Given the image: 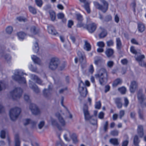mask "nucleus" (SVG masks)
Listing matches in <instances>:
<instances>
[{
	"label": "nucleus",
	"instance_id": "nucleus-1",
	"mask_svg": "<svg viewBox=\"0 0 146 146\" xmlns=\"http://www.w3.org/2000/svg\"><path fill=\"white\" fill-rule=\"evenodd\" d=\"M56 115L58 118L59 123L58 124L55 119L51 118L50 120L51 124L53 126H56L59 130H62L63 129L65 125V121L59 113H56Z\"/></svg>",
	"mask_w": 146,
	"mask_h": 146
},
{
	"label": "nucleus",
	"instance_id": "nucleus-2",
	"mask_svg": "<svg viewBox=\"0 0 146 146\" xmlns=\"http://www.w3.org/2000/svg\"><path fill=\"white\" fill-rule=\"evenodd\" d=\"M95 76L96 78H99L100 82L102 85L106 83L107 81V73L104 68L100 69Z\"/></svg>",
	"mask_w": 146,
	"mask_h": 146
},
{
	"label": "nucleus",
	"instance_id": "nucleus-3",
	"mask_svg": "<svg viewBox=\"0 0 146 146\" xmlns=\"http://www.w3.org/2000/svg\"><path fill=\"white\" fill-rule=\"evenodd\" d=\"M23 74L24 73L23 70H15L14 75L12 76V78L14 80L18 81L20 83H25V78L24 77H21L20 76Z\"/></svg>",
	"mask_w": 146,
	"mask_h": 146
},
{
	"label": "nucleus",
	"instance_id": "nucleus-4",
	"mask_svg": "<svg viewBox=\"0 0 146 146\" xmlns=\"http://www.w3.org/2000/svg\"><path fill=\"white\" fill-rule=\"evenodd\" d=\"M100 1L103 5H100L97 2H94V6L97 9L101 11L103 13H105L108 9V4L105 0H100Z\"/></svg>",
	"mask_w": 146,
	"mask_h": 146
},
{
	"label": "nucleus",
	"instance_id": "nucleus-5",
	"mask_svg": "<svg viewBox=\"0 0 146 146\" xmlns=\"http://www.w3.org/2000/svg\"><path fill=\"white\" fill-rule=\"evenodd\" d=\"M60 64V61L58 58L56 57H52L50 60L49 64V68L52 70L56 69Z\"/></svg>",
	"mask_w": 146,
	"mask_h": 146
},
{
	"label": "nucleus",
	"instance_id": "nucleus-6",
	"mask_svg": "<svg viewBox=\"0 0 146 146\" xmlns=\"http://www.w3.org/2000/svg\"><path fill=\"white\" fill-rule=\"evenodd\" d=\"M21 111V109L18 108H15L11 109L9 111V115L11 119L13 120H16Z\"/></svg>",
	"mask_w": 146,
	"mask_h": 146
},
{
	"label": "nucleus",
	"instance_id": "nucleus-7",
	"mask_svg": "<svg viewBox=\"0 0 146 146\" xmlns=\"http://www.w3.org/2000/svg\"><path fill=\"white\" fill-rule=\"evenodd\" d=\"M78 90L82 96L84 97H86L88 92L87 90L84 83L82 81H80L79 83Z\"/></svg>",
	"mask_w": 146,
	"mask_h": 146
},
{
	"label": "nucleus",
	"instance_id": "nucleus-8",
	"mask_svg": "<svg viewBox=\"0 0 146 146\" xmlns=\"http://www.w3.org/2000/svg\"><path fill=\"white\" fill-rule=\"evenodd\" d=\"M85 108L83 109V111L86 120H90V123L93 124L95 125L97 123V120L92 119L89 113L88 110V107L85 106Z\"/></svg>",
	"mask_w": 146,
	"mask_h": 146
},
{
	"label": "nucleus",
	"instance_id": "nucleus-9",
	"mask_svg": "<svg viewBox=\"0 0 146 146\" xmlns=\"http://www.w3.org/2000/svg\"><path fill=\"white\" fill-rule=\"evenodd\" d=\"M22 90L20 88H15L11 92V94L13 98L15 100L19 98L21 96Z\"/></svg>",
	"mask_w": 146,
	"mask_h": 146
},
{
	"label": "nucleus",
	"instance_id": "nucleus-10",
	"mask_svg": "<svg viewBox=\"0 0 146 146\" xmlns=\"http://www.w3.org/2000/svg\"><path fill=\"white\" fill-rule=\"evenodd\" d=\"M30 109L33 113L36 115L40 113V111L36 106L35 104H31L30 105Z\"/></svg>",
	"mask_w": 146,
	"mask_h": 146
},
{
	"label": "nucleus",
	"instance_id": "nucleus-11",
	"mask_svg": "<svg viewBox=\"0 0 146 146\" xmlns=\"http://www.w3.org/2000/svg\"><path fill=\"white\" fill-rule=\"evenodd\" d=\"M96 27V24L94 23H92L89 25L86 28L89 33H92L95 31Z\"/></svg>",
	"mask_w": 146,
	"mask_h": 146
},
{
	"label": "nucleus",
	"instance_id": "nucleus-12",
	"mask_svg": "<svg viewBox=\"0 0 146 146\" xmlns=\"http://www.w3.org/2000/svg\"><path fill=\"white\" fill-rule=\"evenodd\" d=\"M137 98L141 104L146 99V96L143 94L141 91L139 92L138 94Z\"/></svg>",
	"mask_w": 146,
	"mask_h": 146
},
{
	"label": "nucleus",
	"instance_id": "nucleus-13",
	"mask_svg": "<svg viewBox=\"0 0 146 146\" xmlns=\"http://www.w3.org/2000/svg\"><path fill=\"white\" fill-rule=\"evenodd\" d=\"M78 56V58H75L74 61L75 63L77 62L78 59L80 62H82V61L85 59V56L84 54H83L80 52H78L77 53Z\"/></svg>",
	"mask_w": 146,
	"mask_h": 146
},
{
	"label": "nucleus",
	"instance_id": "nucleus-14",
	"mask_svg": "<svg viewBox=\"0 0 146 146\" xmlns=\"http://www.w3.org/2000/svg\"><path fill=\"white\" fill-rule=\"evenodd\" d=\"M100 33L99 34V37L100 38H102L105 37L107 35L106 31L103 28L100 27Z\"/></svg>",
	"mask_w": 146,
	"mask_h": 146
},
{
	"label": "nucleus",
	"instance_id": "nucleus-15",
	"mask_svg": "<svg viewBox=\"0 0 146 146\" xmlns=\"http://www.w3.org/2000/svg\"><path fill=\"white\" fill-rule=\"evenodd\" d=\"M137 84L136 82L132 81L131 82L130 87V90L131 92H133L137 88Z\"/></svg>",
	"mask_w": 146,
	"mask_h": 146
},
{
	"label": "nucleus",
	"instance_id": "nucleus-16",
	"mask_svg": "<svg viewBox=\"0 0 146 146\" xmlns=\"http://www.w3.org/2000/svg\"><path fill=\"white\" fill-rule=\"evenodd\" d=\"M48 31L49 33L53 35H55L57 34L54 27L51 25H49L48 26Z\"/></svg>",
	"mask_w": 146,
	"mask_h": 146
},
{
	"label": "nucleus",
	"instance_id": "nucleus-17",
	"mask_svg": "<svg viewBox=\"0 0 146 146\" xmlns=\"http://www.w3.org/2000/svg\"><path fill=\"white\" fill-rule=\"evenodd\" d=\"M37 33V31L36 30L35 27L33 26L31 27L30 31L27 32V33L30 36H33L36 34Z\"/></svg>",
	"mask_w": 146,
	"mask_h": 146
},
{
	"label": "nucleus",
	"instance_id": "nucleus-18",
	"mask_svg": "<svg viewBox=\"0 0 146 146\" xmlns=\"http://www.w3.org/2000/svg\"><path fill=\"white\" fill-rule=\"evenodd\" d=\"M114 53L113 50L110 48H109L106 49L105 54L108 57H110L112 56Z\"/></svg>",
	"mask_w": 146,
	"mask_h": 146
},
{
	"label": "nucleus",
	"instance_id": "nucleus-19",
	"mask_svg": "<svg viewBox=\"0 0 146 146\" xmlns=\"http://www.w3.org/2000/svg\"><path fill=\"white\" fill-rule=\"evenodd\" d=\"M137 132L140 137H142L143 135V128L142 125H139L137 128Z\"/></svg>",
	"mask_w": 146,
	"mask_h": 146
},
{
	"label": "nucleus",
	"instance_id": "nucleus-20",
	"mask_svg": "<svg viewBox=\"0 0 146 146\" xmlns=\"http://www.w3.org/2000/svg\"><path fill=\"white\" fill-rule=\"evenodd\" d=\"M31 58L35 63L40 65L41 64L40 59L36 56L32 55L31 56Z\"/></svg>",
	"mask_w": 146,
	"mask_h": 146
},
{
	"label": "nucleus",
	"instance_id": "nucleus-21",
	"mask_svg": "<svg viewBox=\"0 0 146 146\" xmlns=\"http://www.w3.org/2000/svg\"><path fill=\"white\" fill-rule=\"evenodd\" d=\"M109 142L114 146H117L119 144V142L117 138H111L109 140Z\"/></svg>",
	"mask_w": 146,
	"mask_h": 146
},
{
	"label": "nucleus",
	"instance_id": "nucleus-22",
	"mask_svg": "<svg viewBox=\"0 0 146 146\" xmlns=\"http://www.w3.org/2000/svg\"><path fill=\"white\" fill-rule=\"evenodd\" d=\"M84 43V49L87 51H90L91 49V46L90 43L86 40L85 41Z\"/></svg>",
	"mask_w": 146,
	"mask_h": 146
},
{
	"label": "nucleus",
	"instance_id": "nucleus-23",
	"mask_svg": "<svg viewBox=\"0 0 146 146\" xmlns=\"http://www.w3.org/2000/svg\"><path fill=\"white\" fill-rule=\"evenodd\" d=\"M30 123L31 124L33 127L36 124V122L32 121L29 119H26L24 121V124L25 125H26Z\"/></svg>",
	"mask_w": 146,
	"mask_h": 146
},
{
	"label": "nucleus",
	"instance_id": "nucleus-24",
	"mask_svg": "<svg viewBox=\"0 0 146 146\" xmlns=\"http://www.w3.org/2000/svg\"><path fill=\"white\" fill-rule=\"evenodd\" d=\"M31 79L32 80H35L37 83L40 85H42L41 80L38 78L37 76L34 75H31Z\"/></svg>",
	"mask_w": 146,
	"mask_h": 146
},
{
	"label": "nucleus",
	"instance_id": "nucleus-25",
	"mask_svg": "<svg viewBox=\"0 0 146 146\" xmlns=\"http://www.w3.org/2000/svg\"><path fill=\"white\" fill-rule=\"evenodd\" d=\"M117 48L118 49H120L122 46V43L120 38H117L116 39Z\"/></svg>",
	"mask_w": 146,
	"mask_h": 146
},
{
	"label": "nucleus",
	"instance_id": "nucleus-26",
	"mask_svg": "<svg viewBox=\"0 0 146 146\" xmlns=\"http://www.w3.org/2000/svg\"><path fill=\"white\" fill-rule=\"evenodd\" d=\"M17 35L19 39L20 40H22L24 39L26 36V35L23 32H20L18 33Z\"/></svg>",
	"mask_w": 146,
	"mask_h": 146
},
{
	"label": "nucleus",
	"instance_id": "nucleus-27",
	"mask_svg": "<svg viewBox=\"0 0 146 146\" xmlns=\"http://www.w3.org/2000/svg\"><path fill=\"white\" fill-rule=\"evenodd\" d=\"M138 28L139 31L141 32H143L145 30V26L144 25L141 23H139L137 24Z\"/></svg>",
	"mask_w": 146,
	"mask_h": 146
},
{
	"label": "nucleus",
	"instance_id": "nucleus-28",
	"mask_svg": "<svg viewBox=\"0 0 146 146\" xmlns=\"http://www.w3.org/2000/svg\"><path fill=\"white\" fill-rule=\"evenodd\" d=\"M115 102L117 108H120L122 107V104L121 102V99L116 98L115 99Z\"/></svg>",
	"mask_w": 146,
	"mask_h": 146
},
{
	"label": "nucleus",
	"instance_id": "nucleus-29",
	"mask_svg": "<svg viewBox=\"0 0 146 146\" xmlns=\"http://www.w3.org/2000/svg\"><path fill=\"white\" fill-rule=\"evenodd\" d=\"M122 81L119 79H117L115 80L113 82L112 84L113 87H115L117 86L118 85L121 83Z\"/></svg>",
	"mask_w": 146,
	"mask_h": 146
},
{
	"label": "nucleus",
	"instance_id": "nucleus-30",
	"mask_svg": "<svg viewBox=\"0 0 146 146\" xmlns=\"http://www.w3.org/2000/svg\"><path fill=\"white\" fill-rule=\"evenodd\" d=\"M39 49V48L37 42H36L34 43L33 47V49L34 52L36 53L38 52V51Z\"/></svg>",
	"mask_w": 146,
	"mask_h": 146
},
{
	"label": "nucleus",
	"instance_id": "nucleus-31",
	"mask_svg": "<svg viewBox=\"0 0 146 146\" xmlns=\"http://www.w3.org/2000/svg\"><path fill=\"white\" fill-rule=\"evenodd\" d=\"M49 13L51 20L52 21H54L56 17L55 12L53 11H50Z\"/></svg>",
	"mask_w": 146,
	"mask_h": 146
},
{
	"label": "nucleus",
	"instance_id": "nucleus-32",
	"mask_svg": "<svg viewBox=\"0 0 146 146\" xmlns=\"http://www.w3.org/2000/svg\"><path fill=\"white\" fill-rule=\"evenodd\" d=\"M71 137L72 139L73 143H76L78 142V140L77 139V137L75 134H72L71 136Z\"/></svg>",
	"mask_w": 146,
	"mask_h": 146
},
{
	"label": "nucleus",
	"instance_id": "nucleus-33",
	"mask_svg": "<svg viewBox=\"0 0 146 146\" xmlns=\"http://www.w3.org/2000/svg\"><path fill=\"white\" fill-rule=\"evenodd\" d=\"M30 87L33 90L36 92L37 93L39 91V89H38L37 86L36 85H32V84L31 83H30Z\"/></svg>",
	"mask_w": 146,
	"mask_h": 146
},
{
	"label": "nucleus",
	"instance_id": "nucleus-34",
	"mask_svg": "<svg viewBox=\"0 0 146 146\" xmlns=\"http://www.w3.org/2000/svg\"><path fill=\"white\" fill-rule=\"evenodd\" d=\"M139 141L138 140V137L137 135H135L134 138L133 143L134 145L135 146H138V143H139Z\"/></svg>",
	"mask_w": 146,
	"mask_h": 146
},
{
	"label": "nucleus",
	"instance_id": "nucleus-35",
	"mask_svg": "<svg viewBox=\"0 0 146 146\" xmlns=\"http://www.w3.org/2000/svg\"><path fill=\"white\" fill-rule=\"evenodd\" d=\"M20 142L19 137L17 135L15 136V146H20Z\"/></svg>",
	"mask_w": 146,
	"mask_h": 146
},
{
	"label": "nucleus",
	"instance_id": "nucleus-36",
	"mask_svg": "<svg viewBox=\"0 0 146 146\" xmlns=\"http://www.w3.org/2000/svg\"><path fill=\"white\" fill-rule=\"evenodd\" d=\"M29 11L33 14H35L36 13V10L34 8L30 6L29 7Z\"/></svg>",
	"mask_w": 146,
	"mask_h": 146
},
{
	"label": "nucleus",
	"instance_id": "nucleus-37",
	"mask_svg": "<svg viewBox=\"0 0 146 146\" xmlns=\"http://www.w3.org/2000/svg\"><path fill=\"white\" fill-rule=\"evenodd\" d=\"M37 6L39 7H41L43 4V2L42 0H35Z\"/></svg>",
	"mask_w": 146,
	"mask_h": 146
},
{
	"label": "nucleus",
	"instance_id": "nucleus-38",
	"mask_svg": "<svg viewBox=\"0 0 146 146\" xmlns=\"http://www.w3.org/2000/svg\"><path fill=\"white\" fill-rule=\"evenodd\" d=\"M118 90L122 94H125L126 90V88L123 87L118 88Z\"/></svg>",
	"mask_w": 146,
	"mask_h": 146
},
{
	"label": "nucleus",
	"instance_id": "nucleus-39",
	"mask_svg": "<svg viewBox=\"0 0 146 146\" xmlns=\"http://www.w3.org/2000/svg\"><path fill=\"white\" fill-rule=\"evenodd\" d=\"M13 30V28L11 26L8 27L6 29V32L9 34H11Z\"/></svg>",
	"mask_w": 146,
	"mask_h": 146
},
{
	"label": "nucleus",
	"instance_id": "nucleus-40",
	"mask_svg": "<svg viewBox=\"0 0 146 146\" xmlns=\"http://www.w3.org/2000/svg\"><path fill=\"white\" fill-rule=\"evenodd\" d=\"M106 44L108 46H112L113 45L114 42L112 40H110L107 41Z\"/></svg>",
	"mask_w": 146,
	"mask_h": 146
},
{
	"label": "nucleus",
	"instance_id": "nucleus-41",
	"mask_svg": "<svg viewBox=\"0 0 146 146\" xmlns=\"http://www.w3.org/2000/svg\"><path fill=\"white\" fill-rule=\"evenodd\" d=\"M107 64L108 67L111 68L114 64V62L110 60L107 62Z\"/></svg>",
	"mask_w": 146,
	"mask_h": 146
},
{
	"label": "nucleus",
	"instance_id": "nucleus-42",
	"mask_svg": "<svg viewBox=\"0 0 146 146\" xmlns=\"http://www.w3.org/2000/svg\"><path fill=\"white\" fill-rule=\"evenodd\" d=\"M77 19L78 21L80 22L83 21L82 16L80 14H78L76 15Z\"/></svg>",
	"mask_w": 146,
	"mask_h": 146
},
{
	"label": "nucleus",
	"instance_id": "nucleus-43",
	"mask_svg": "<svg viewBox=\"0 0 146 146\" xmlns=\"http://www.w3.org/2000/svg\"><path fill=\"white\" fill-rule=\"evenodd\" d=\"M97 45L98 46L102 48L104 47L105 44L102 41H99L97 43Z\"/></svg>",
	"mask_w": 146,
	"mask_h": 146
},
{
	"label": "nucleus",
	"instance_id": "nucleus-44",
	"mask_svg": "<svg viewBox=\"0 0 146 146\" xmlns=\"http://www.w3.org/2000/svg\"><path fill=\"white\" fill-rule=\"evenodd\" d=\"M84 7L88 13L90 12V10L89 7V4H86L84 5Z\"/></svg>",
	"mask_w": 146,
	"mask_h": 146
},
{
	"label": "nucleus",
	"instance_id": "nucleus-45",
	"mask_svg": "<svg viewBox=\"0 0 146 146\" xmlns=\"http://www.w3.org/2000/svg\"><path fill=\"white\" fill-rule=\"evenodd\" d=\"M118 131L113 130L111 132V134L113 136H115L118 135Z\"/></svg>",
	"mask_w": 146,
	"mask_h": 146
},
{
	"label": "nucleus",
	"instance_id": "nucleus-46",
	"mask_svg": "<svg viewBox=\"0 0 146 146\" xmlns=\"http://www.w3.org/2000/svg\"><path fill=\"white\" fill-rule=\"evenodd\" d=\"M101 106V104L100 102L99 101L97 102L95 104V108L98 109H100Z\"/></svg>",
	"mask_w": 146,
	"mask_h": 146
},
{
	"label": "nucleus",
	"instance_id": "nucleus-47",
	"mask_svg": "<svg viewBox=\"0 0 146 146\" xmlns=\"http://www.w3.org/2000/svg\"><path fill=\"white\" fill-rule=\"evenodd\" d=\"M17 19L20 21H24L25 22L26 21L27 19L23 17H18L17 18Z\"/></svg>",
	"mask_w": 146,
	"mask_h": 146
},
{
	"label": "nucleus",
	"instance_id": "nucleus-48",
	"mask_svg": "<svg viewBox=\"0 0 146 146\" xmlns=\"http://www.w3.org/2000/svg\"><path fill=\"white\" fill-rule=\"evenodd\" d=\"M56 145L57 146H66L61 140L57 143Z\"/></svg>",
	"mask_w": 146,
	"mask_h": 146
},
{
	"label": "nucleus",
	"instance_id": "nucleus-49",
	"mask_svg": "<svg viewBox=\"0 0 146 146\" xmlns=\"http://www.w3.org/2000/svg\"><path fill=\"white\" fill-rule=\"evenodd\" d=\"M29 68L30 70L33 72H35L36 71V68H33L31 64H30L29 66Z\"/></svg>",
	"mask_w": 146,
	"mask_h": 146
},
{
	"label": "nucleus",
	"instance_id": "nucleus-50",
	"mask_svg": "<svg viewBox=\"0 0 146 146\" xmlns=\"http://www.w3.org/2000/svg\"><path fill=\"white\" fill-rule=\"evenodd\" d=\"M124 106L125 107H126L128 106V104H129V101L128 100V99L126 98H124Z\"/></svg>",
	"mask_w": 146,
	"mask_h": 146
},
{
	"label": "nucleus",
	"instance_id": "nucleus-51",
	"mask_svg": "<svg viewBox=\"0 0 146 146\" xmlns=\"http://www.w3.org/2000/svg\"><path fill=\"white\" fill-rule=\"evenodd\" d=\"M104 113L103 112H100L98 114V117L100 119H102L104 118Z\"/></svg>",
	"mask_w": 146,
	"mask_h": 146
},
{
	"label": "nucleus",
	"instance_id": "nucleus-52",
	"mask_svg": "<svg viewBox=\"0 0 146 146\" xmlns=\"http://www.w3.org/2000/svg\"><path fill=\"white\" fill-rule=\"evenodd\" d=\"M125 114V111L123 110H121L120 111L119 116L120 119Z\"/></svg>",
	"mask_w": 146,
	"mask_h": 146
},
{
	"label": "nucleus",
	"instance_id": "nucleus-53",
	"mask_svg": "<svg viewBox=\"0 0 146 146\" xmlns=\"http://www.w3.org/2000/svg\"><path fill=\"white\" fill-rule=\"evenodd\" d=\"M77 26L78 27H85L84 25L82 23V21H78V23L77 25Z\"/></svg>",
	"mask_w": 146,
	"mask_h": 146
},
{
	"label": "nucleus",
	"instance_id": "nucleus-54",
	"mask_svg": "<svg viewBox=\"0 0 146 146\" xmlns=\"http://www.w3.org/2000/svg\"><path fill=\"white\" fill-rule=\"evenodd\" d=\"M89 71L92 74L93 73V72L94 71V68L93 66L92 65H90L89 69Z\"/></svg>",
	"mask_w": 146,
	"mask_h": 146
},
{
	"label": "nucleus",
	"instance_id": "nucleus-55",
	"mask_svg": "<svg viewBox=\"0 0 146 146\" xmlns=\"http://www.w3.org/2000/svg\"><path fill=\"white\" fill-rule=\"evenodd\" d=\"M1 137L2 138H4L5 137V132L4 130H2L1 132Z\"/></svg>",
	"mask_w": 146,
	"mask_h": 146
},
{
	"label": "nucleus",
	"instance_id": "nucleus-56",
	"mask_svg": "<svg viewBox=\"0 0 146 146\" xmlns=\"http://www.w3.org/2000/svg\"><path fill=\"white\" fill-rule=\"evenodd\" d=\"M73 22L72 20H69L68 22V26L69 28L71 27V26L73 25Z\"/></svg>",
	"mask_w": 146,
	"mask_h": 146
},
{
	"label": "nucleus",
	"instance_id": "nucleus-57",
	"mask_svg": "<svg viewBox=\"0 0 146 146\" xmlns=\"http://www.w3.org/2000/svg\"><path fill=\"white\" fill-rule=\"evenodd\" d=\"M138 113L140 118L141 119H143V115L142 111L139 110L138 111Z\"/></svg>",
	"mask_w": 146,
	"mask_h": 146
},
{
	"label": "nucleus",
	"instance_id": "nucleus-58",
	"mask_svg": "<svg viewBox=\"0 0 146 146\" xmlns=\"http://www.w3.org/2000/svg\"><path fill=\"white\" fill-rule=\"evenodd\" d=\"M58 17L59 19H62L64 17V15L62 13H59L58 14Z\"/></svg>",
	"mask_w": 146,
	"mask_h": 146
},
{
	"label": "nucleus",
	"instance_id": "nucleus-59",
	"mask_svg": "<svg viewBox=\"0 0 146 146\" xmlns=\"http://www.w3.org/2000/svg\"><path fill=\"white\" fill-rule=\"evenodd\" d=\"M44 121H41L40 123L38 125L39 129H41L42 127L44 125Z\"/></svg>",
	"mask_w": 146,
	"mask_h": 146
},
{
	"label": "nucleus",
	"instance_id": "nucleus-60",
	"mask_svg": "<svg viewBox=\"0 0 146 146\" xmlns=\"http://www.w3.org/2000/svg\"><path fill=\"white\" fill-rule=\"evenodd\" d=\"M128 143V141L127 140L123 141L122 146H127Z\"/></svg>",
	"mask_w": 146,
	"mask_h": 146
},
{
	"label": "nucleus",
	"instance_id": "nucleus-61",
	"mask_svg": "<svg viewBox=\"0 0 146 146\" xmlns=\"http://www.w3.org/2000/svg\"><path fill=\"white\" fill-rule=\"evenodd\" d=\"M110 87L109 85H107L105 87V92L106 93L107 92L109 91L110 90Z\"/></svg>",
	"mask_w": 146,
	"mask_h": 146
},
{
	"label": "nucleus",
	"instance_id": "nucleus-62",
	"mask_svg": "<svg viewBox=\"0 0 146 146\" xmlns=\"http://www.w3.org/2000/svg\"><path fill=\"white\" fill-rule=\"evenodd\" d=\"M111 16L110 15H108L106 17L105 21H111Z\"/></svg>",
	"mask_w": 146,
	"mask_h": 146
},
{
	"label": "nucleus",
	"instance_id": "nucleus-63",
	"mask_svg": "<svg viewBox=\"0 0 146 146\" xmlns=\"http://www.w3.org/2000/svg\"><path fill=\"white\" fill-rule=\"evenodd\" d=\"M5 84L2 82H0V91L2 90L5 87Z\"/></svg>",
	"mask_w": 146,
	"mask_h": 146
},
{
	"label": "nucleus",
	"instance_id": "nucleus-64",
	"mask_svg": "<svg viewBox=\"0 0 146 146\" xmlns=\"http://www.w3.org/2000/svg\"><path fill=\"white\" fill-rule=\"evenodd\" d=\"M108 122L106 121L104 124V130L105 131H106L108 129Z\"/></svg>",
	"mask_w": 146,
	"mask_h": 146
}]
</instances>
